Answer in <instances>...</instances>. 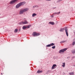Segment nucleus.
I'll list each match as a JSON object with an SVG mask.
<instances>
[{
  "label": "nucleus",
  "instance_id": "9d476101",
  "mask_svg": "<svg viewBox=\"0 0 75 75\" xmlns=\"http://www.w3.org/2000/svg\"><path fill=\"white\" fill-rule=\"evenodd\" d=\"M65 32L66 33V34L67 37H68V30L65 29Z\"/></svg>",
  "mask_w": 75,
  "mask_h": 75
},
{
  "label": "nucleus",
  "instance_id": "1a4fd4ad",
  "mask_svg": "<svg viewBox=\"0 0 75 75\" xmlns=\"http://www.w3.org/2000/svg\"><path fill=\"white\" fill-rule=\"evenodd\" d=\"M24 13V12L23 10V9L21 10L19 12V14H22Z\"/></svg>",
  "mask_w": 75,
  "mask_h": 75
},
{
  "label": "nucleus",
  "instance_id": "ddd939ff",
  "mask_svg": "<svg viewBox=\"0 0 75 75\" xmlns=\"http://www.w3.org/2000/svg\"><path fill=\"white\" fill-rule=\"evenodd\" d=\"M49 23H50V24H51L52 25H54V24H55L54 23L52 22H49Z\"/></svg>",
  "mask_w": 75,
  "mask_h": 75
},
{
  "label": "nucleus",
  "instance_id": "f257e3e1",
  "mask_svg": "<svg viewBox=\"0 0 75 75\" xmlns=\"http://www.w3.org/2000/svg\"><path fill=\"white\" fill-rule=\"evenodd\" d=\"M40 34L38 33H37L35 32H34L33 34V35L34 36V37H37V36H38V35H40Z\"/></svg>",
  "mask_w": 75,
  "mask_h": 75
},
{
  "label": "nucleus",
  "instance_id": "c85d7f7f",
  "mask_svg": "<svg viewBox=\"0 0 75 75\" xmlns=\"http://www.w3.org/2000/svg\"><path fill=\"white\" fill-rule=\"evenodd\" d=\"M61 1V0H60L59 1H57V2H59V1Z\"/></svg>",
  "mask_w": 75,
  "mask_h": 75
},
{
  "label": "nucleus",
  "instance_id": "9b49d317",
  "mask_svg": "<svg viewBox=\"0 0 75 75\" xmlns=\"http://www.w3.org/2000/svg\"><path fill=\"white\" fill-rule=\"evenodd\" d=\"M25 2H21L20 3V4L21 5V6H23V5H24L25 4Z\"/></svg>",
  "mask_w": 75,
  "mask_h": 75
},
{
  "label": "nucleus",
  "instance_id": "c756f323",
  "mask_svg": "<svg viewBox=\"0 0 75 75\" xmlns=\"http://www.w3.org/2000/svg\"><path fill=\"white\" fill-rule=\"evenodd\" d=\"M1 75H3V74L2 73H1Z\"/></svg>",
  "mask_w": 75,
  "mask_h": 75
},
{
  "label": "nucleus",
  "instance_id": "6ab92c4d",
  "mask_svg": "<svg viewBox=\"0 0 75 75\" xmlns=\"http://www.w3.org/2000/svg\"><path fill=\"white\" fill-rule=\"evenodd\" d=\"M75 44V41H73V42L72 45H74Z\"/></svg>",
  "mask_w": 75,
  "mask_h": 75
},
{
  "label": "nucleus",
  "instance_id": "412c9836",
  "mask_svg": "<svg viewBox=\"0 0 75 75\" xmlns=\"http://www.w3.org/2000/svg\"><path fill=\"white\" fill-rule=\"evenodd\" d=\"M18 30L17 29H16L14 30L15 33H17Z\"/></svg>",
  "mask_w": 75,
  "mask_h": 75
},
{
  "label": "nucleus",
  "instance_id": "393cba45",
  "mask_svg": "<svg viewBox=\"0 0 75 75\" xmlns=\"http://www.w3.org/2000/svg\"><path fill=\"white\" fill-rule=\"evenodd\" d=\"M66 41H67L66 40L65 41H62L61 42H66Z\"/></svg>",
  "mask_w": 75,
  "mask_h": 75
},
{
  "label": "nucleus",
  "instance_id": "20e7f679",
  "mask_svg": "<svg viewBox=\"0 0 75 75\" xmlns=\"http://www.w3.org/2000/svg\"><path fill=\"white\" fill-rule=\"evenodd\" d=\"M30 27H31V25H29L27 26H24L23 27V28L24 30H25V29H26V28H30Z\"/></svg>",
  "mask_w": 75,
  "mask_h": 75
},
{
  "label": "nucleus",
  "instance_id": "aec40b11",
  "mask_svg": "<svg viewBox=\"0 0 75 75\" xmlns=\"http://www.w3.org/2000/svg\"><path fill=\"white\" fill-rule=\"evenodd\" d=\"M72 53L73 54H75V49L74 50H72Z\"/></svg>",
  "mask_w": 75,
  "mask_h": 75
},
{
  "label": "nucleus",
  "instance_id": "7c9ffc66",
  "mask_svg": "<svg viewBox=\"0 0 75 75\" xmlns=\"http://www.w3.org/2000/svg\"><path fill=\"white\" fill-rule=\"evenodd\" d=\"M19 31H20V29H19Z\"/></svg>",
  "mask_w": 75,
  "mask_h": 75
},
{
  "label": "nucleus",
  "instance_id": "4be33fe9",
  "mask_svg": "<svg viewBox=\"0 0 75 75\" xmlns=\"http://www.w3.org/2000/svg\"><path fill=\"white\" fill-rule=\"evenodd\" d=\"M69 74H70V75H74V72H72L70 73H69Z\"/></svg>",
  "mask_w": 75,
  "mask_h": 75
},
{
  "label": "nucleus",
  "instance_id": "423d86ee",
  "mask_svg": "<svg viewBox=\"0 0 75 75\" xmlns=\"http://www.w3.org/2000/svg\"><path fill=\"white\" fill-rule=\"evenodd\" d=\"M57 68V65L55 64H54L53 65L51 69H55V68Z\"/></svg>",
  "mask_w": 75,
  "mask_h": 75
},
{
  "label": "nucleus",
  "instance_id": "f3484780",
  "mask_svg": "<svg viewBox=\"0 0 75 75\" xmlns=\"http://www.w3.org/2000/svg\"><path fill=\"white\" fill-rule=\"evenodd\" d=\"M64 30V29H62L60 30V31L61 32H62V31H63Z\"/></svg>",
  "mask_w": 75,
  "mask_h": 75
},
{
  "label": "nucleus",
  "instance_id": "f8f14e48",
  "mask_svg": "<svg viewBox=\"0 0 75 75\" xmlns=\"http://www.w3.org/2000/svg\"><path fill=\"white\" fill-rule=\"evenodd\" d=\"M42 70L41 71L38 70L37 71V73H38V74H39V73H42Z\"/></svg>",
  "mask_w": 75,
  "mask_h": 75
},
{
  "label": "nucleus",
  "instance_id": "6e6552de",
  "mask_svg": "<svg viewBox=\"0 0 75 75\" xmlns=\"http://www.w3.org/2000/svg\"><path fill=\"white\" fill-rule=\"evenodd\" d=\"M22 10H23V12H25V11H28V8H25L24 9H22Z\"/></svg>",
  "mask_w": 75,
  "mask_h": 75
},
{
  "label": "nucleus",
  "instance_id": "dca6fc26",
  "mask_svg": "<svg viewBox=\"0 0 75 75\" xmlns=\"http://www.w3.org/2000/svg\"><path fill=\"white\" fill-rule=\"evenodd\" d=\"M50 45L51 47V46H53V45H55V44H54V43H52L50 44Z\"/></svg>",
  "mask_w": 75,
  "mask_h": 75
},
{
  "label": "nucleus",
  "instance_id": "39448f33",
  "mask_svg": "<svg viewBox=\"0 0 75 75\" xmlns=\"http://www.w3.org/2000/svg\"><path fill=\"white\" fill-rule=\"evenodd\" d=\"M67 50V48L64 49L62 50H61L59 51V53L63 52H64V51H66Z\"/></svg>",
  "mask_w": 75,
  "mask_h": 75
},
{
  "label": "nucleus",
  "instance_id": "f03ea898",
  "mask_svg": "<svg viewBox=\"0 0 75 75\" xmlns=\"http://www.w3.org/2000/svg\"><path fill=\"white\" fill-rule=\"evenodd\" d=\"M17 0H12L10 2V4H14V3L17 1Z\"/></svg>",
  "mask_w": 75,
  "mask_h": 75
},
{
  "label": "nucleus",
  "instance_id": "cd10ccee",
  "mask_svg": "<svg viewBox=\"0 0 75 75\" xmlns=\"http://www.w3.org/2000/svg\"><path fill=\"white\" fill-rule=\"evenodd\" d=\"M46 0V1H51V0Z\"/></svg>",
  "mask_w": 75,
  "mask_h": 75
},
{
  "label": "nucleus",
  "instance_id": "bb28decb",
  "mask_svg": "<svg viewBox=\"0 0 75 75\" xmlns=\"http://www.w3.org/2000/svg\"><path fill=\"white\" fill-rule=\"evenodd\" d=\"M35 6H33V8H35Z\"/></svg>",
  "mask_w": 75,
  "mask_h": 75
},
{
  "label": "nucleus",
  "instance_id": "0eeeda50",
  "mask_svg": "<svg viewBox=\"0 0 75 75\" xmlns=\"http://www.w3.org/2000/svg\"><path fill=\"white\" fill-rule=\"evenodd\" d=\"M20 6H21V5H20V4L19 3L16 6V8H19Z\"/></svg>",
  "mask_w": 75,
  "mask_h": 75
},
{
  "label": "nucleus",
  "instance_id": "a211bd4d",
  "mask_svg": "<svg viewBox=\"0 0 75 75\" xmlns=\"http://www.w3.org/2000/svg\"><path fill=\"white\" fill-rule=\"evenodd\" d=\"M46 47H51V45L50 44L49 45H47L46 46Z\"/></svg>",
  "mask_w": 75,
  "mask_h": 75
},
{
  "label": "nucleus",
  "instance_id": "a878e982",
  "mask_svg": "<svg viewBox=\"0 0 75 75\" xmlns=\"http://www.w3.org/2000/svg\"><path fill=\"white\" fill-rule=\"evenodd\" d=\"M35 7H37V8L38 7V6H35Z\"/></svg>",
  "mask_w": 75,
  "mask_h": 75
},
{
  "label": "nucleus",
  "instance_id": "4468645a",
  "mask_svg": "<svg viewBox=\"0 0 75 75\" xmlns=\"http://www.w3.org/2000/svg\"><path fill=\"white\" fill-rule=\"evenodd\" d=\"M37 16V14L34 13L32 15V17H34V16Z\"/></svg>",
  "mask_w": 75,
  "mask_h": 75
},
{
  "label": "nucleus",
  "instance_id": "7ed1b4c3",
  "mask_svg": "<svg viewBox=\"0 0 75 75\" xmlns=\"http://www.w3.org/2000/svg\"><path fill=\"white\" fill-rule=\"evenodd\" d=\"M28 24V22L27 21V20H25L24 22L22 21L21 22V24Z\"/></svg>",
  "mask_w": 75,
  "mask_h": 75
},
{
  "label": "nucleus",
  "instance_id": "2eb2a0df",
  "mask_svg": "<svg viewBox=\"0 0 75 75\" xmlns=\"http://www.w3.org/2000/svg\"><path fill=\"white\" fill-rule=\"evenodd\" d=\"M63 65H62V66L63 67H65V63H63Z\"/></svg>",
  "mask_w": 75,
  "mask_h": 75
},
{
  "label": "nucleus",
  "instance_id": "5701e85b",
  "mask_svg": "<svg viewBox=\"0 0 75 75\" xmlns=\"http://www.w3.org/2000/svg\"><path fill=\"white\" fill-rule=\"evenodd\" d=\"M60 13H61V12H59V13H55V14H60Z\"/></svg>",
  "mask_w": 75,
  "mask_h": 75
},
{
  "label": "nucleus",
  "instance_id": "b1692460",
  "mask_svg": "<svg viewBox=\"0 0 75 75\" xmlns=\"http://www.w3.org/2000/svg\"><path fill=\"white\" fill-rule=\"evenodd\" d=\"M52 48L53 49H55V46H52Z\"/></svg>",
  "mask_w": 75,
  "mask_h": 75
}]
</instances>
